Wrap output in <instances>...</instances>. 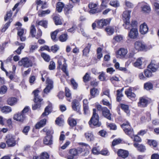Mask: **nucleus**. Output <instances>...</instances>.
<instances>
[{
    "instance_id": "f257e3e1",
    "label": "nucleus",
    "mask_w": 159,
    "mask_h": 159,
    "mask_svg": "<svg viewBox=\"0 0 159 159\" xmlns=\"http://www.w3.org/2000/svg\"><path fill=\"white\" fill-rule=\"evenodd\" d=\"M121 127L123 128L126 134L129 135L131 138L134 136V141L137 142H140L141 141V138L138 135L134 136L133 129L131 127L129 123L126 121V123H123Z\"/></svg>"
},
{
    "instance_id": "f03ea898",
    "label": "nucleus",
    "mask_w": 159,
    "mask_h": 159,
    "mask_svg": "<svg viewBox=\"0 0 159 159\" xmlns=\"http://www.w3.org/2000/svg\"><path fill=\"white\" fill-rule=\"evenodd\" d=\"M93 115L89 122V124L91 128H93L94 126L96 127L100 126L101 123L99 121V117L96 113V110L95 109L93 110Z\"/></svg>"
},
{
    "instance_id": "7ed1b4c3",
    "label": "nucleus",
    "mask_w": 159,
    "mask_h": 159,
    "mask_svg": "<svg viewBox=\"0 0 159 159\" xmlns=\"http://www.w3.org/2000/svg\"><path fill=\"white\" fill-rule=\"evenodd\" d=\"M20 66H23L24 67L28 68L33 66V63L31 60L28 57L22 58L18 63Z\"/></svg>"
},
{
    "instance_id": "20e7f679",
    "label": "nucleus",
    "mask_w": 159,
    "mask_h": 159,
    "mask_svg": "<svg viewBox=\"0 0 159 159\" xmlns=\"http://www.w3.org/2000/svg\"><path fill=\"white\" fill-rule=\"evenodd\" d=\"M52 133L49 130H48L46 133V136L43 140V143L47 145H50L52 144Z\"/></svg>"
},
{
    "instance_id": "39448f33",
    "label": "nucleus",
    "mask_w": 159,
    "mask_h": 159,
    "mask_svg": "<svg viewBox=\"0 0 159 159\" xmlns=\"http://www.w3.org/2000/svg\"><path fill=\"white\" fill-rule=\"evenodd\" d=\"M135 49L138 51H143L147 49V47L143 42L141 41H136L134 44Z\"/></svg>"
},
{
    "instance_id": "423d86ee",
    "label": "nucleus",
    "mask_w": 159,
    "mask_h": 159,
    "mask_svg": "<svg viewBox=\"0 0 159 159\" xmlns=\"http://www.w3.org/2000/svg\"><path fill=\"white\" fill-rule=\"evenodd\" d=\"M127 49L124 48H120L116 52V55L117 58H125L126 55L128 53Z\"/></svg>"
},
{
    "instance_id": "0eeeda50",
    "label": "nucleus",
    "mask_w": 159,
    "mask_h": 159,
    "mask_svg": "<svg viewBox=\"0 0 159 159\" xmlns=\"http://www.w3.org/2000/svg\"><path fill=\"white\" fill-rule=\"evenodd\" d=\"M148 68L152 72L156 71L159 68V63L154 60H152Z\"/></svg>"
},
{
    "instance_id": "6e6552de",
    "label": "nucleus",
    "mask_w": 159,
    "mask_h": 159,
    "mask_svg": "<svg viewBox=\"0 0 159 159\" xmlns=\"http://www.w3.org/2000/svg\"><path fill=\"white\" fill-rule=\"evenodd\" d=\"M46 82L47 85L46 87L44 89L43 92L44 93L47 94L49 93L53 88V82L51 79L49 78H47Z\"/></svg>"
},
{
    "instance_id": "1a4fd4ad",
    "label": "nucleus",
    "mask_w": 159,
    "mask_h": 159,
    "mask_svg": "<svg viewBox=\"0 0 159 159\" xmlns=\"http://www.w3.org/2000/svg\"><path fill=\"white\" fill-rule=\"evenodd\" d=\"M78 156V152L77 149L73 148L69 150L68 154L67 156L68 159H76Z\"/></svg>"
},
{
    "instance_id": "9d476101",
    "label": "nucleus",
    "mask_w": 159,
    "mask_h": 159,
    "mask_svg": "<svg viewBox=\"0 0 159 159\" xmlns=\"http://www.w3.org/2000/svg\"><path fill=\"white\" fill-rule=\"evenodd\" d=\"M110 18L107 19H101L98 20L97 22V26L98 28H101L103 27L104 26H106L109 24L111 21Z\"/></svg>"
},
{
    "instance_id": "9b49d317",
    "label": "nucleus",
    "mask_w": 159,
    "mask_h": 159,
    "mask_svg": "<svg viewBox=\"0 0 159 159\" xmlns=\"http://www.w3.org/2000/svg\"><path fill=\"white\" fill-rule=\"evenodd\" d=\"M26 118V116L24 113L21 112L18 113L14 115L13 119L21 122H23Z\"/></svg>"
},
{
    "instance_id": "f8f14e48",
    "label": "nucleus",
    "mask_w": 159,
    "mask_h": 159,
    "mask_svg": "<svg viewBox=\"0 0 159 159\" xmlns=\"http://www.w3.org/2000/svg\"><path fill=\"white\" fill-rule=\"evenodd\" d=\"M98 5V4L94 3L93 2H90L89 4V7L91 9L89 11L90 13L93 14L100 11L98 8L94 9Z\"/></svg>"
},
{
    "instance_id": "ddd939ff",
    "label": "nucleus",
    "mask_w": 159,
    "mask_h": 159,
    "mask_svg": "<svg viewBox=\"0 0 159 159\" xmlns=\"http://www.w3.org/2000/svg\"><path fill=\"white\" fill-rule=\"evenodd\" d=\"M138 36V30L136 28L131 29L128 34L129 37L132 39H136Z\"/></svg>"
},
{
    "instance_id": "4468645a",
    "label": "nucleus",
    "mask_w": 159,
    "mask_h": 159,
    "mask_svg": "<svg viewBox=\"0 0 159 159\" xmlns=\"http://www.w3.org/2000/svg\"><path fill=\"white\" fill-rule=\"evenodd\" d=\"M72 108L74 111H77L80 114H81L80 111V105L77 100H73L72 103Z\"/></svg>"
},
{
    "instance_id": "2eb2a0df",
    "label": "nucleus",
    "mask_w": 159,
    "mask_h": 159,
    "mask_svg": "<svg viewBox=\"0 0 159 159\" xmlns=\"http://www.w3.org/2000/svg\"><path fill=\"white\" fill-rule=\"evenodd\" d=\"M148 102L147 98L143 97H141L139 98V102H138V106L141 107H145L147 105Z\"/></svg>"
},
{
    "instance_id": "dca6fc26",
    "label": "nucleus",
    "mask_w": 159,
    "mask_h": 159,
    "mask_svg": "<svg viewBox=\"0 0 159 159\" xmlns=\"http://www.w3.org/2000/svg\"><path fill=\"white\" fill-rule=\"evenodd\" d=\"M7 140L6 141V143L9 147H12L16 145V141L14 138L12 136L7 135Z\"/></svg>"
},
{
    "instance_id": "f3484780",
    "label": "nucleus",
    "mask_w": 159,
    "mask_h": 159,
    "mask_svg": "<svg viewBox=\"0 0 159 159\" xmlns=\"http://www.w3.org/2000/svg\"><path fill=\"white\" fill-rule=\"evenodd\" d=\"M148 29L147 24L144 23L140 26L139 31L142 34H146L148 32Z\"/></svg>"
},
{
    "instance_id": "a211bd4d",
    "label": "nucleus",
    "mask_w": 159,
    "mask_h": 159,
    "mask_svg": "<svg viewBox=\"0 0 159 159\" xmlns=\"http://www.w3.org/2000/svg\"><path fill=\"white\" fill-rule=\"evenodd\" d=\"M117 153L119 156L123 158L127 157L129 155V152L127 151L122 149H119Z\"/></svg>"
},
{
    "instance_id": "6ab92c4d",
    "label": "nucleus",
    "mask_w": 159,
    "mask_h": 159,
    "mask_svg": "<svg viewBox=\"0 0 159 159\" xmlns=\"http://www.w3.org/2000/svg\"><path fill=\"white\" fill-rule=\"evenodd\" d=\"M102 113L104 117L109 120H111V117L110 111L107 107H104L102 109Z\"/></svg>"
},
{
    "instance_id": "aec40b11",
    "label": "nucleus",
    "mask_w": 159,
    "mask_h": 159,
    "mask_svg": "<svg viewBox=\"0 0 159 159\" xmlns=\"http://www.w3.org/2000/svg\"><path fill=\"white\" fill-rule=\"evenodd\" d=\"M125 94L129 98H134L136 95L134 93L132 92V88L130 87L125 91Z\"/></svg>"
},
{
    "instance_id": "412c9836",
    "label": "nucleus",
    "mask_w": 159,
    "mask_h": 159,
    "mask_svg": "<svg viewBox=\"0 0 159 159\" xmlns=\"http://www.w3.org/2000/svg\"><path fill=\"white\" fill-rule=\"evenodd\" d=\"M131 11H125L123 14V20L124 21H129V19L130 17Z\"/></svg>"
},
{
    "instance_id": "4be33fe9",
    "label": "nucleus",
    "mask_w": 159,
    "mask_h": 159,
    "mask_svg": "<svg viewBox=\"0 0 159 159\" xmlns=\"http://www.w3.org/2000/svg\"><path fill=\"white\" fill-rule=\"evenodd\" d=\"M84 136L88 141H91L93 140L94 137L92 132L88 131L85 133Z\"/></svg>"
},
{
    "instance_id": "5701e85b",
    "label": "nucleus",
    "mask_w": 159,
    "mask_h": 159,
    "mask_svg": "<svg viewBox=\"0 0 159 159\" xmlns=\"http://www.w3.org/2000/svg\"><path fill=\"white\" fill-rule=\"evenodd\" d=\"M52 108V104L51 103L49 104L45 108L44 112L43 113L42 116H44L48 115L51 112Z\"/></svg>"
},
{
    "instance_id": "b1692460",
    "label": "nucleus",
    "mask_w": 159,
    "mask_h": 159,
    "mask_svg": "<svg viewBox=\"0 0 159 159\" xmlns=\"http://www.w3.org/2000/svg\"><path fill=\"white\" fill-rule=\"evenodd\" d=\"M53 19L56 25L62 24V22L59 15H53Z\"/></svg>"
},
{
    "instance_id": "393cba45",
    "label": "nucleus",
    "mask_w": 159,
    "mask_h": 159,
    "mask_svg": "<svg viewBox=\"0 0 159 159\" xmlns=\"http://www.w3.org/2000/svg\"><path fill=\"white\" fill-rule=\"evenodd\" d=\"M46 119H44L37 123L35 126L36 129H39L43 126L46 124Z\"/></svg>"
},
{
    "instance_id": "a878e982",
    "label": "nucleus",
    "mask_w": 159,
    "mask_h": 159,
    "mask_svg": "<svg viewBox=\"0 0 159 159\" xmlns=\"http://www.w3.org/2000/svg\"><path fill=\"white\" fill-rule=\"evenodd\" d=\"M7 102L8 105L13 106L16 103L17 99L15 98H10L8 99Z\"/></svg>"
},
{
    "instance_id": "bb28decb",
    "label": "nucleus",
    "mask_w": 159,
    "mask_h": 159,
    "mask_svg": "<svg viewBox=\"0 0 159 159\" xmlns=\"http://www.w3.org/2000/svg\"><path fill=\"white\" fill-rule=\"evenodd\" d=\"M39 92V91L38 90L36 89L35 90L33 93H34V101L35 102H37L39 101V102L42 101V100L39 98L38 96V93Z\"/></svg>"
},
{
    "instance_id": "cd10ccee",
    "label": "nucleus",
    "mask_w": 159,
    "mask_h": 159,
    "mask_svg": "<svg viewBox=\"0 0 159 159\" xmlns=\"http://www.w3.org/2000/svg\"><path fill=\"white\" fill-rule=\"evenodd\" d=\"M143 60V57L138 58L135 62L134 63L133 65L135 67H139L142 64V60Z\"/></svg>"
},
{
    "instance_id": "c85d7f7f",
    "label": "nucleus",
    "mask_w": 159,
    "mask_h": 159,
    "mask_svg": "<svg viewBox=\"0 0 159 159\" xmlns=\"http://www.w3.org/2000/svg\"><path fill=\"white\" fill-rule=\"evenodd\" d=\"M73 7V6L70 4L66 5L64 8V12L65 14L67 15L70 13H71L72 9Z\"/></svg>"
},
{
    "instance_id": "c756f323",
    "label": "nucleus",
    "mask_w": 159,
    "mask_h": 159,
    "mask_svg": "<svg viewBox=\"0 0 159 159\" xmlns=\"http://www.w3.org/2000/svg\"><path fill=\"white\" fill-rule=\"evenodd\" d=\"M64 7V4L61 2H58L56 6L57 10L59 12H61Z\"/></svg>"
},
{
    "instance_id": "7c9ffc66",
    "label": "nucleus",
    "mask_w": 159,
    "mask_h": 159,
    "mask_svg": "<svg viewBox=\"0 0 159 159\" xmlns=\"http://www.w3.org/2000/svg\"><path fill=\"white\" fill-rule=\"evenodd\" d=\"M134 146L136 148H137L138 150L141 152H143L146 150L145 147L144 146L142 145H139L138 143H134Z\"/></svg>"
},
{
    "instance_id": "2f4dec72",
    "label": "nucleus",
    "mask_w": 159,
    "mask_h": 159,
    "mask_svg": "<svg viewBox=\"0 0 159 159\" xmlns=\"http://www.w3.org/2000/svg\"><path fill=\"white\" fill-rule=\"evenodd\" d=\"M107 34L109 35H112L114 33V28L113 26H108L105 29Z\"/></svg>"
},
{
    "instance_id": "473e14b6",
    "label": "nucleus",
    "mask_w": 159,
    "mask_h": 159,
    "mask_svg": "<svg viewBox=\"0 0 159 159\" xmlns=\"http://www.w3.org/2000/svg\"><path fill=\"white\" fill-rule=\"evenodd\" d=\"M91 46V44L89 43L87 46L85 48L83 51V55L84 56H87L88 54L90 49Z\"/></svg>"
},
{
    "instance_id": "72a5a7b5",
    "label": "nucleus",
    "mask_w": 159,
    "mask_h": 159,
    "mask_svg": "<svg viewBox=\"0 0 159 159\" xmlns=\"http://www.w3.org/2000/svg\"><path fill=\"white\" fill-rule=\"evenodd\" d=\"M36 24L42 26L44 28H46L47 27L48 22L46 20L37 21Z\"/></svg>"
},
{
    "instance_id": "f704fd0d",
    "label": "nucleus",
    "mask_w": 159,
    "mask_h": 159,
    "mask_svg": "<svg viewBox=\"0 0 159 159\" xmlns=\"http://www.w3.org/2000/svg\"><path fill=\"white\" fill-rule=\"evenodd\" d=\"M1 111L5 114L8 113L11 111V108L9 106H4L1 108Z\"/></svg>"
},
{
    "instance_id": "c9c22d12",
    "label": "nucleus",
    "mask_w": 159,
    "mask_h": 159,
    "mask_svg": "<svg viewBox=\"0 0 159 159\" xmlns=\"http://www.w3.org/2000/svg\"><path fill=\"white\" fill-rule=\"evenodd\" d=\"M143 11L145 13H149L151 11V8L150 6L146 4L144 5L141 7Z\"/></svg>"
},
{
    "instance_id": "e433bc0d",
    "label": "nucleus",
    "mask_w": 159,
    "mask_h": 159,
    "mask_svg": "<svg viewBox=\"0 0 159 159\" xmlns=\"http://www.w3.org/2000/svg\"><path fill=\"white\" fill-rule=\"evenodd\" d=\"M90 93L91 95L92 96L95 97L98 95L99 92L98 89L94 88L90 90Z\"/></svg>"
},
{
    "instance_id": "4c0bfd02",
    "label": "nucleus",
    "mask_w": 159,
    "mask_h": 159,
    "mask_svg": "<svg viewBox=\"0 0 159 159\" xmlns=\"http://www.w3.org/2000/svg\"><path fill=\"white\" fill-rule=\"evenodd\" d=\"M40 73L41 75V79L43 82H44L45 80V79L46 80L47 78H49L47 77L48 73L46 71H43L40 72Z\"/></svg>"
},
{
    "instance_id": "58836bf2",
    "label": "nucleus",
    "mask_w": 159,
    "mask_h": 159,
    "mask_svg": "<svg viewBox=\"0 0 159 159\" xmlns=\"http://www.w3.org/2000/svg\"><path fill=\"white\" fill-rule=\"evenodd\" d=\"M62 29H60L57 30L54 32H53L51 34V37L52 39L53 40H55V39H56V37L57 33L59 32L62 31Z\"/></svg>"
},
{
    "instance_id": "ea45409f",
    "label": "nucleus",
    "mask_w": 159,
    "mask_h": 159,
    "mask_svg": "<svg viewBox=\"0 0 159 159\" xmlns=\"http://www.w3.org/2000/svg\"><path fill=\"white\" fill-rule=\"evenodd\" d=\"M59 40L61 42L66 41L68 39V35L66 34H64L61 35L59 37Z\"/></svg>"
},
{
    "instance_id": "a19ab883",
    "label": "nucleus",
    "mask_w": 159,
    "mask_h": 159,
    "mask_svg": "<svg viewBox=\"0 0 159 159\" xmlns=\"http://www.w3.org/2000/svg\"><path fill=\"white\" fill-rule=\"evenodd\" d=\"M122 90H120L119 89L117 90L116 100L118 102H120L121 101V98L123 96V94H122Z\"/></svg>"
},
{
    "instance_id": "79ce46f5",
    "label": "nucleus",
    "mask_w": 159,
    "mask_h": 159,
    "mask_svg": "<svg viewBox=\"0 0 159 159\" xmlns=\"http://www.w3.org/2000/svg\"><path fill=\"white\" fill-rule=\"evenodd\" d=\"M50 12L49 10H47L46 11H43L41 12L39 11L38 12V15L40 17H43L44 16L46 15L49 14Z\"/></svg>"
},
{
    "instance_id": "37998d69",
    "label": "nucleus",
    "mask_w": 159,
    "mask_h": 159,
    "mask_svg": "<svg viewBox=\"0 0 159 159\" xmlns=\"http://www.w3.org/2000/svg\"><path fill=\"white\" fill-rule=\"evenodd\" d=\"M56 124L59 126H62L64 123V120L60 117H58L55 120Z\"/></svg>"
},
{
    "instance_id": "c03bdc74",
    "label": "nucleus",
    "mask_w": 159,
    "mask_h": 159,
    "mask_svg": "<svg viewBox=\"0 0 159 159\" xmlns=\"http://www.w3.org/2000/svg\"><path fill=\"white\" fill-rule=\"evenodd\" d=\"M12 19H10L9 21L7 22L4 26L3 28L1 30V31L2 32H5L6 30L8 28L10 25V23L12 21Z\"/></svg>"
},
{
    "instance_id": "a18cd8bd",
    "label": "nucleus",
    "mask_w": 159,
    "mask_h": 159,
    "mask_svg": "<svg viewBox=\"0 0 159 159\" xmlns=\"http://www.w3.org/2000/svg\"><path fill=\"white\" fill-rule=\"evenodd\" d=\"M121 108L127 114H129V106L127 105L121 104Z\"/></svg>"
},
{
    "instance_id": "49530a36",
    "label": "nucleus",
    "mask_w": 159,
    "mask_h": 159,
    "mask_svg": "<svg viewBox=\"0 0 159 159\" xmlns=\"http://www.w3.org/2000/svg\"><path fill=\"white\" fill-rule=\"evenodd\" d=\"M41 56L45 61L47 62L49 61L50 60L49 56L44 52L41 54Z\"/></svg>"
},
{
    "instance_id": "de8ad7c7",
    "label": "nucleus",
    "mask_w": 159,
    "mask_h": 159,
    "mask_svg": "<svg viewBox=\"0 0 159 159\" xmlns=\"http://www.w3.org/2000/svg\"><path fill=\"white\" fill-rule=\"evenodd\" d=\"M144 87L147 90H150L152 88L153 85L150 82H148L144 84Z\"/></svg>"
},
{
    "instance_id": "09e8293b",
    "label": "nucleus",
    "mask_w": 159,
    "mask_h": 159,
    "mask_svg": "<svg viewBox=\"0 0 159 159\" xmlns=\"http://www.w3.org/2000/svg\"><path fill=\"white\" fill-rule=\"evenodd\" d=\"M102 49L101 48H99L97 49V58L98 59H100L102 57Z\"/></svg>"
},
{
    "instance_id": "8fccbe9b",
    "label": "nucleus",
    "mask_w": 159,
    "mask_h": 159,
    "mask_svg": "<svg viewBox=\"0 0 159 159\" xmlns=\"http://www.w3.org/2000/svg\"><path fill=\"white\" fill-rule=\"evenodd\" d=\"M7 91V87L5 85H3L0 88V93L1 94H4L6 93Z\"/></svg>"
},
{
    "instance_id": "3c124183",
    "label": "nucleus",
    "mask_w": 159,
    "mask_h": 159,
    "mask_svg": "<svg viewBox=\"0 0 159 159\" xmlns=\"http://www.w3.org/2000/svg\"><path fill=\"white\" fill-rule=\"evenodd\" d=\"M114 66H115V68L116 69H117L120 70L124 71H126V69L125 68L120 67V64L118 62H116Z\"/></svg>"
},
{
    "instance_id": "603ef678",
    "label": "nucleus",
    "mask_w": 159,
    "mask_h": 159,
    "mask_svg": "<svg viewBox=\"0 0 159 159\" xmlns=\"http://www.w3.org/2000/svg\"><path fill=\"white\" fill-rule=\"evenodd\" d=\"M36 32V30L35 26L34 25H32L30 28V34L33 37H35Z\"/></svg>"
},
{
    "instance_id": "864d4df0",
    "label": "nucleus",
    "mask_w": 159,
    "mask_h": 159,
    "mask_svg": "<svg viewBox=\"0 0 159 159\" xmlns=\"http://www.w3.org/2000/svg\"><path fill=\"white\" fill-rule=\"evenodd\" d=\"M148 143L150 146H152L154 147H156L157 145V142L154 140H148Z\"/></svg>"
},
{
    "instance_id": "5fc2aeb1",
    "label": "nucleus",
    "mask_w": 159,
    "mask_h": 159,
    "mask_svg": "<svg viewBox=\"0 0 159 159\" xmlns=\"http://www.w3.org/2000/svg\"><path fill=\"white\" fill-rule=\"evenodd\" d=\"M25 44L24 43H22L21 45L19 47L18 49L15 51L18 54H20L21 53V51L24 48Z\"/></svg>"
},
{
    "instance_id": "6e6d98bb",
    "label": "nucleus",
    "mask_w": 159,
    "mask_h": 159,
    "mask_svg": "<svg viewBox=\"0 0 159 159\" xmlns=\"http://www.w3.org/2000/svg\"><path fill=\"white\" fill-rule=\"evenodd\" d=\"M40 157L39 159H48L49 158V155L47 152H43L40 155Z\"/></svg>"
},
{
    "instance_id": "4d7b16f0",
    "label": "nucleus",
    "mask_w": 159,
    "mask_h": 159,
    "mask_svg": "<svg viewBox=\"0 0 159 159\" xmlns=\"http://www.w3.org/2000/svg\"><path fill=\"white\" fill-rule=\"evenodd\" d=\"M12 13L11 11H10L7 12L6 16L4 17V20L5 21H6L7 20H9L11 19V17L12 16Z\"/></svg>"
},
{
    "instance_id": "13d9d810",
    "label": "nucleus",
    "mask_w": 159,
    "mask_h": 159,
    "mask_svg": "<svg viewBox=\"0 0 159 159\" xmlns=\"http://www.w3.org/2000/svg\"><path fill=\"white\" fill-rule=\"evenodd\" d=\"M144 72L145 75L147 77H151L152 75V72L148 69L145 70Z\"/></svg>"
},
{
    "instance_id": "bf43d9fd",
    "label": "nucleus",
    "mask_w": 159,
    "mask_h": 159,
    "mask_svg": "<svg viewBox=\"0 0 159 159\" xmlns=\"http://www.w3.org/2000/svg\"><path fill=\"white\" fill-rule=\"evenodd\" d=\"M69 123L70 126L73 127L76 125L77 123L75 120L71 119L69 120Z\"/></svg>"
},
{
    "instance_id": "052dcab7",
    "label": "nucleus",
    "mask_w": 159,
    "mask_h": 159,
    "mask_svg": "<svg viewBox=\"0 0 159 159\" xmlns=\"http://www.w3.org/2000/svg\"><path fill=\"white\" fill-rule=\"evenodd\" d=\"M107 125L108 127L110 128V129L113 130H116L117 129V127L116 125L113 123H107Z\"/></svg>"
},
{
    "instance_id": "680f3d73",
    "label": "nucleus",
    "mask_w": 159,
    "mask_h": 159,
    "mask_svg": "<svg viewBox=\"0 0 159 159\" xmlns=\"http://www.w3.org/2000/svg\"><path fill=\"white\" fill-rule=\"evenodd\" d=\"M67 65L66 63H64L62 66L61 69L66 74L67 76H68L69 73L68 71L66 70Z\"/></svg>"
},
{
    "instance_id": "e2e57ef3",
    "label": "nucleus",
    "mask_w": 159,
    "mask_h": 159,
    "mask_svg": "<svg viewBox=\"0 0 159 159\" xmlns=\"http://www.w3.org/2000/svg\"><path fill=\"white\" fill-rule=\"evenodd\" d=\"M135 53L134 51H129L128 54L126 56V58H129L134 57Z\"/></svg>"
},
{
    "instance_id": "0e129e2a",
    "label": "nucleus",
    "mask_w": 159,
    "mask_h": 159,
    "mask_svg": "<svg viewBox=\"0 0 159 159\" xmlns=\"http://www.w3.org/2000/svg\"><path fill=\"white\" fill-rule=\"evenodd\" d=\"M41 101L39 102V101L37 102H35V104L33 106L32 109L33 110L37 109L38 108L40 107L41 104Z\"/></svg>"
},
{
    "instance_id": "69168bd1",
    "label": "nucleus",
    "mask_w": 159,
    "mask_h": 159,
    "mask_svg": "<svg viewBox=\"0 0 159 159\" xmlns=\"http://www.w3.org/2000/svg\"><path fill=\"white\" fill-rule=\"evenodd\" d=\"M123 37L121 35H117L115 36L113 39L117 42H119L122 40Z\"/></svg>"
},
{
    "instance_id": "338daca9",
    "label": "nucleus",
    "mask_w": 159,
    "mask_h": 159,
    "mask_svg": "<svg viewBox=\"0 0 159 159\" xmlns=\"http://www.w3.org/2000/svg\"><path fill=\"white\" fill-rule=\"evenodd\" d=\"M99 79L101 81H105L106 77H105V74L103 72H102L98 77Z\"/></svg>"
},
{
    "instance_id": "774afa93",
    "label": "nucleus",
    "mask_w": 159,
    "mask_h": 159,
    "mask_svg": "<svg viewBox=\"0 0 159 159\" xmlns=\"http://www.w3.org/2000/svg\"><path fill=\"white\" fill-rule=\"evenodd\" d=\"M71 84L73 86L74 89H76L78 87V84L75 81V80L73 79H72L70 80Z\"/></svg>"
}]
</instances>
